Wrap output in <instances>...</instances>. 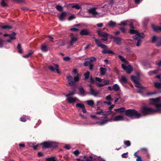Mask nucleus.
Here are the masks:
<instances>
[{"instance_id": "1", "label": "nucleus", "mask_w": 161, "mask_h": 161, "mask_svg": "<svg viewBox=\"0 0 161 161\" xmlns=\"http://www.w3.org/2000/svg\"><path fill=\"white\" fill-rule=\"evenodd\" d=\"M150 103L155 105L156 109L143 107L141 109L142 113L144 115L151 114L156 112H161V97L150 99Z\"/></svg>"}, {"instance_id": "2", "label": "nucleus", "mask_w": 161, "mask_h": 161, "mask_svg": "<svg viewBox=\"0 0 161 161\" xmlns=\"http://www.w3.org/2000/svg\"><path fill=\"white\" fill-rule=\"evenodd\" d=\"M125 115L132 118H138L141 116V114L135 110L129 109L125 112Z\"/></svg>"}, {"instance_id": "3", "label": "nucleus", "mask_w": 161, "mask_h": 161, "mask_svg": "<svg viewBox=\"0 0 161 161\" xmlns=\"http://www.w3.org/2000/svg\"><path fill=\"white\" fill-rule=\"evenodd\" d=\"M87 12L89 14H91V16L84 15L83 17L86 18L92 17L98 18L103 16V15H100V14L96 11L95 8H92L88 9Z\"/></svg>"}, {"instance_id": "4", "label": "nucleus", "mask_w": 161, "mask_h": 161, "mask_svg": "<svg viewBox=\"0 0 161 161\" xmlns=\"http://www.w3.org/2000/svg\"><path fill=\"white\" fill-rule=\"evenodd\" d=\"M96 83L98 87H101L103 86L109 84V81L108 80H104L99 78H95Z\"/></svg>"}, {"instance_id": "5", "label": "nucleus", "mask_w": 161, "mask_h": 161, "mask_svg": "<svg viewBox=\"0 0 161 161\" xmlns=\"http://www.w3.org/2000/svg\"><path fill=\"white\" fill-rule=\"evenodd\" d=\"M144 37V34L143 33H137L135 36H133V38L135 40L137 41L136 44V46L139 47L140 46L142 42V39Z\"/></svg>"}, {"instance_id": "6", "label": "nucleus", "mask_w": 161, "mask_h": 161, "mask_svg": "<svg viewBox=\"0 0 161 161\" xmlns=\"http://www.w3.org/2000/svg\"><path fill=\"white\" fill-rule=\"evenodd\" d=\"M42 144L43 148H48L50 147L54 148L57 145L56 143L51 142H45Z\"/></svg>"}, {"instance_id": "7", "label": "nucleus", "mask_w": 161, "mask_h": 161, "mask_svg": "<svg viewBox=\"0 0 161 161\" xmlns=\"http://www.w3.org/2000/svg\"><path fill=\"white\" fill-rule=\"evenodd\" d=\"M74 91H72L66 95L68 101L69 103H71L75 102L77 99V98L76 97H72V96L74 95Z\"/></svg>"}, {"instance_id": "8", "label": "nucleus", "mask_w": 161, "mask_h": 161, "mask_svg": "<svg viewBox=\"0 0 161 161\" xmlns=\"http://www.w3.org/2000/svg\"><path fill=\"white\" fill-rule=\"evenodd\" d=\"M98 35L103 37L102 40L103 41H106L108 40V34L102 31H97Z\"/></svg>"}, {"instance_id": "9", "label": "nucleus", "mask_w": 161, "mask_h": 161, "mask_svg": "<svg viewBox=\"0 0 161 161\" xmlns=\"http://www.w3.org/2000/svg\"><path fill=\"white\" fill-rule=\"evenodd\" d=\"M53 65L54 67L52 66H50L48 67L49 69L52 72L57 73L58 74H60V72L58 69L59 66L58 65L56 64H54Z\"/></svg>"}, {"instance_id": "10", "label": "nucleus", "mask_w": 161, "mask_h": 161, "mask_svg": "<svg viewBox=\"0 0 161 161\" xmlns=\"http://www.w3.org/2000/svg\"><path fill=\"white\" fill-rule=\"evenodd\" d=\"M121 66L123 69L128 74H130L133 71V69L130 65H129L127 66L125 64H122L121 65Z\"/></svg>"}, {"instance_id": "11", "label": "nucleus", "mask_w": 161, "mask_h": 161, "mask_svg": "<svg viewBox=\"0 0 161 161\" xmlns=\"http://www.w3.org/2000/svg\"><path fill=\"white\" fill-rule=\"evenodd\" d=\"M70 40L69 42V44L70 45H73L77 41L78 38L76 35H74L72 33L70 34Z\"/></svg>"}, {"instance_id": "12", "label": "nucleus", "mask_w": 161, "mask_h": 161, "mask_svg": "<svg viewBox=\"0 0 161 161\" xmlns=\"http://www.w3.org/2000/svg\"><path fill=\"white\" fill-rule=\"evenodd\" d=\"M131 79L136 84V87H141V84L137 78L134 76H132L131 77Z\"/></svg>"}, {"instance_id": "13", "label": "nucleus", "mask_w": 161, "mask_h": 161, "mask_svg": "<svg viewBox=\"0 0 161 161\" xmlns=\"http://www.w3.org/2000/svg\"><path fill=\"white\" fill-rule=\"evenodd\" d=\"M89 86L90 87V94L95 97H97L99 93V92L94 90L91 85H90Z\"/></svg>"}, {"instance_id": "14", "label": "nucleus", "mask_w": 161, "mask_h": 161, "mask_svg": "<svg viewBox=\"0 0 161 161\" xmlns=\"http://www.w3.org/2000/svg\"><path fill=\"white\" fill-rule=\"evenodd\" d=\"M67 79L68 80V83L67 84L68 86H75V82L73 80V78L71 76H69L67 77Z\"/></svg>"}, {"instance_id": "15", "label": "nucleus", "mask_w": 161, "mask_h": 161, "mask_svg": "<svg viewBox=\"0 0 161 161\" xmlns=\"http://www.w3.org/2000/svg\"><path fill=\"white\" fill-rule=\"evenodd\" d=\"M112 120V118L108 119L107 118L101 122H97V124L100 125H103L107 123L108 122L111 121Z\"/></svg>"}, {"instance_id": "16", "label": "nucleus", "mask_w": 161, "mask_h": 161, "mask_svg": "<svg viewBox=\"0 0 161 161\" xmlns=\"http://www.w3.org/2000/svg\"><path fill=\"white\" fill-rule=\"evenodd\" d=\"M130 32L131 34H136L137 33H138L137 31L134 29V27L133 26V23H130Z\"/></svg>"}, {"instance_id": "17", "label": "nucleus", "mask_w": 161, "mask_h": 161, "mask_svg": "<svg viewBox=\"0 0 161 161\" xmlns=\"http://www.w3.org/2000/svg\"><path fill=\"white\" fill-rule=\"evenodd\" d=\"M95 40L96 44L98 46L101 47L102 48H105L106 47V45L102 44L98 39H95Z\"/></svg>"}, {"instance_id": "18", "label": "nucleus", "mask_w": 161, "mask_h": 161, "mask_svg": "<svg viewBox=\"0 0 161 161\" xmlns=\"http://www.w3.org/2000/svg\"><path fill=\"white\" fill-rule=\"evenodd\" d=\"M158 41H160V43L158 44V45H161V38L157 37L156 36H153L152 41L153 42L156 43L157 42H158Z\"/></svg>"}, {"instance_id": "19", "label": "nucleus", "mask_w": 161, "mask_h": 161, "mask_svg": "<svg viewBox=\"0 0 161 161\" xmlns=\"http://www.w3.org/2000/svg\"><path fill=\"white\" fill-rule=\"evenodd\" d=\"M124 115H119L115 116L113 120L114 121H119L122 120L124 119Z\"/></svg>"}, {"instance_id": "20", "label": "nucleus", "mask_w": 161, "mask_h": 161, "mask_svg": "<svg viewBox=\"0 0 161 161\" xmlns=\"http://www.w3.org/2000/svg\"><path fill=\"white\" fill-rule=\"evenodd\" d=\"M113 39V41L117 45H120L121 43L122 39L120 38L112 37Z\"/></svg>"}, {"instance_id": "21", "label": "nucleus", "mask_w": 161, "mask_h": 161, "mask_svg": "<svg viewBox=\"0 0 161 161\" xmlns=\"http://www.w3.org/2000/svg\"><path fill=\"white\" fill-rule=\"evenodd\" d=\"M116 25V23L115 22H114L112 20L109 21L107 24V25L108 26L111 28L114 27Z\"/></svg>"}, {"instance_id": "22", "label": "nucleus", "mask_w": 161, "mask_h": 161, "mask_svg": "<svg viewBox=\"0 0 161 161\" xmlns=\"http://www.w3.org/2000/svg\"><path fill=\"white\" fill-rule=\"evenodd\" d=\"M41 49L44 52H46L48 50V48L46 44H43L41 47Z\"/></svg>"}, {"instance_id": "23", "label": "nucleus", "mask_w": 161, "mask_h": 161, "mask_svg": "<svg viewBox=\"0 0 161 161\" xmlns=\"http://www.w3.org/2000/svg\"><path fill=\"white\" fill-rule=\"evenodd\" d=\"M119 82L123 84V83H125L127 82V80L126 77L124 76H121V78L119 80Z\"/></svg>"}, {"instance_id": "24", "label": "nucleus", "mask_w": 161, "mask_h": 161, "mask_svg": "<svg viewBox=\"0 0 161 161\" xmlns=\"http://www.w3.org/2000/svg\"><path fill=\"white\" fill-rule=\"evenodd\" d=\"M113 90L116 92H119L120 91V87L117 84H114L113 86Z\"/></svg>"}, {"instance_id": "25", "label": "nucleus", "mask_w": 161, "mask_h": 161, "mask_svg": "<svg viewBox=\"0 0 161 161\" xmlns=\"http://www.w3.org/2000/svg\"><path fill=\"white\" fill-rule=\"evenodd\" d=\"M66 15V12H63L59 16V19L61 21H63L65 19V17Z\"/></svg>"}, {"instance_id": "26", "label": "nucleus", "mask_w": 161, "mask_h": 161, "mask_svg": "<svg viewBox=\"0 0 161 161\" xmlns=\"http://www.w3.org/2000/svg\"><path fill=\"white\" fill-rule=\"evenodd\" d=\"M0 27L2 29L6 30H8L12 28V27L8 25H1Z\"/></svg>"}, {"instance_id": "27", "label": "nucleus", "mask_w": 161, "mask_h": 161, "mask_svg": "<svg viewBox=\"0 0 161 161\" xmlns=\"http://www.w3.org/2000/svg\"><path fill=\"white\" fill-rule=\"evenodd\" d=\"M80 95L82 96H84L86 95L85 91L83 87H81L79 88Z\"/></svg>"}, {"instance_id": "28", "label": "nucleus", "mask_w": 161, "mask_h": 161, "mask_svg": "<svg viewBox=\"0 0 161 161\" xmlns=\"http://www.w3.org/2000/svg\"><path fill=\"white\" fill-rule=\"evenodd\" d=\"M89 33L88 31L87 30L84 29L80 31V34L81 35H87Z\"/></svg>"}, {"instance_id": "29", "label": "nucleus", "mask_w": 161, "mask_h": 161, "mask_svg": "<svg viewBox=\"0 0 161 161\" xmlns=\"http://www.w3.org/2000/svg\"><path fill=\"white\" fill-rule=\"evenodd\" d=\"M71 6L72 8H75L77 9H79L81 8L77 3H72L71 4Z\"/></svg>"}, {"instance_id": "30", "label": "nucleus", "mask_w": 161, "mask_h": 161, "mask_svg": "<svg viewBox=\"0 0 161 161\" xmlns=\"http://www.w3.org/2000/svg\"><path fill=\"white\" fill-rule=\"evenodd\" d=\"M85 60H87L89 62V64H90L91 63L95 61L96 60V59L95 58L92 57H91L89 58H87L85 59Z\"/></svg>"}, {"instance_id": "31", "label": "nucleus", "mask_w": 161, "mask_h": 161, "mask_svg": "<svg viewBox=\"0 0 161 161\" xmlns=\"http://www.w3.org/2000/svg\"><path fill=\"white\" fill-rule=\"evenodd\" d=\"M114 110L115 111H117L119 113H123L125 111V108H124L122 107L119 108L115 109Z\"/></svg>"}, {"instance_id": "32", "label": "nucleus", "mask_w": 161, "mask_h": 161, "mask_svg": "<svg viewBox=\"0 0 161 161\" xmlns=\"http://www.w3.org/2000/svg\"><path fill=\"white\" fill-rule=\"evenodd\" d=\"M153 28L154 31L157 32L161 31V27L155 26L154 25L153 26Z\"/></svg>"}, {"instance_id": "33", "label": "nucleus", "mask_w": 161, "mask_h": 161, "mask_svg": "<svg viewBox=\"0 0 161 161\" xmlns=\"http://www.w3.org/2000/svg\"><path fill=\"white\" fill-rule=\"evenodd\" d=\"M100 70L101 75H103L105 74L106 71V69L105 68L101 67L100 69Z\"/></svg>"}, {"instance_id": "34", "label": "nucleus", "mask_w": 161, "mask_h": 161, "mask_svg": "<svg viewBox=\"0 0 161 161\" xmlns=\"http://www.w3.org/2000/svg\"><path fill=\"white\" fill-rule=\"evenodd\" d=\"M17 48L18 49V52L20 53H22L23 52V50L21 48V45L20 44L18 43V44Z\"/></svg>"}, {"instance_id": "35", "label": "nucleus", "mask_w": 161, "mask_h": 161, "mask_svg": "<svg viewBox=\"0 0 161 161\" xmlns=\"http://www.w3.org/2000/svg\"><path fill=\"white\" fill-rule=\"evenodd\" d=\"M154 86L156 88L159 89L161 88V83L158 82H154Z\"/></svg>"}, {"instance_id": "36", "label": "nucleus", "mask_w": 161, "mask_h": 161, "mask_svg": "<svg viewBox=\"0 0 161 161\" xmlns=\"http://www.w3.org/2000/svg\"><path fill=\"white\" fill-rule=\"evenodd\" d=\"M15 33L14 32H13L11 34H9V37H10L11 40H14L16 39V37L15 36Z\"/></svg>"}, {"instance_id": "37", "label": "nucleus", "mask_w": 161, "mask_h": 161, "mask_svg": "<svg viewBox=\"0 0 161 161\" xmlns=\"http://www.w3.org/2000/svg\"><path fill=\"white\" fill-rule=\"evenodd\" d=\"M119 58L122 62H124L126 64H127L128 62L126 60L124 57L121 55H119Z\"/></svg>"}, {"instance_id": "38", "label": "nucleus", "mask_w": 161, "mask_h": 161, "mask_svg": "<svg viewBox=\"0 0 161 161\" xmlns=\"http://www.w3.org/2000/svg\"><path fill=\"white\" fill-rule=\"evenodd\" d=\"M159 71V69H156L153 71H150L149 72H148V74L149 75H153V74H156L157 73H158Z\"/></svg>"}, {"instance_id": "39", "label": "nucleus", "mask_w": 161, "mask_h": 161, "mask_svg": "<svg viewBox=\"0 0 161 161\" xmlns=\"http://www.w3.org/2000/svg\"><path fill=\"white\" fill-rule=\"evenodd\" d=\"M139 89L138 90V92L140 93V94H142L143 91L144 90H145V88L143 87L141 85V87H137Z\"/></svg>"}, {"instance_id": "40", "label": "nucleus", "mask_w": 161, "mask_h": 161, "mask_svg": "<svg viewBox=\"0 0 161 161\" xmlns=\"http://www.w3.org/2000/svg\"><path fill=\"white\" fill-rule=\"evenodd\" d=\"M87 104L90 106H92L94 104V102L92 100H90L86 101Z\"/></svg>"}, {"instance_id": "41", "label": "nucleus", "mask_w": 161, "mask_h": 161, "mask_svg": "<svg viewBox=\"0 0 161 161\" xmlns=\"http://www.w3.org/2000/svg\"><path fill=\"white\" fill-rule=\"evenodd\" d=\"M102 113V110L100 109L99 107H97L96 114H100Z\"/></svg>"}, {"instance_id": "42", "label": "nucleus", "mask_w": 161, "mask_h": 161, "mask_svg": "<svg viewBox=\"0 0 161 161\" xmlns=\"http://www.w3.org/2000/svg\"><path fill=\"white\" fill-rule=\"evenodd\" d=\"M56 9L59 11H61L63 10V8L61 5H57L56 6Z\"/></svg>"}, {"instance_id": "43", "label": "nucleus", "mask_w": 161, "mask_h": 161, "mask_svg": "<svg viewBox=\"0 0 161 161\" xmlns=\"http://www.w3.org/2000/svg\"><path fill=\"white\" fill-rule=\"evenodd\" d=\"M33 53L32 52H30L28 53L27 54L25 55H23V57L24 58H27L30 56Z\"/></svg>"}, {"instance_id": "44", "label": "nucleus", "mask_w": 161, "mask_h": 161, "mask_svg": "<svg viewBox=\"0 0 161 161\" xmlns=\"http://www.w3.org/2000/svg\"><path fill=\"white\" fill-rule=\"evenodd\" d=\"M109 114V112L108 111H103L102 110V113L101 114L103 116H106Z\"/></svg>"}, {"instance_id": "45", "label": "nucleus", "mask_w": 161, "mask_h": 161, "mask_svg": "<svg viewBox=\"0 0 161 161\" xmlns=\"http://www.w3.org/2000/svg\"><path fill=\"white\" fill-rule=\"evenodd\" d=\"M134 155L137 157V158L136 159V161H142L141 158L139 156L137 155L136 153H135Z\"/></svg>"}, {"instance_id": "46", "label": "nucleus", "mask_w": 161, "mask_h": 161, "mask_svg": "<svg viewBox=\"0 0 161 161\" xmlns=\"http://www.w3.org/2000/svg\"><path fill=\"white\" fill-rule=\"evenodd\" d=\"M90 75V73L89 72H87L84 75L85 77V80H86L87 79L89 76Z\"/></svg>"}, {"instance_id": "47", "label": "nucleus", "mask_w": 161, "mask_h": 161, "mask_svg": "<svg viewBox=\"0 0 161 161\" xmlns=\"http://www.w3.org/2000/svg\"><path fill=\"white\" fill-rule=\"evenodd\" d=\"M84 106H85L84 104L80 103H77L76 104V107H77L81 108V109H82V108H83Z\"/></svg>"}, {"instance_id": "48", "label": "nucleus", "mask_w": 161, "mask_h": 161, "mask_svg": "<svg viewBox=\"0 0 161 161\" xmlns=\"http://www.w3.org/2000/svg\"><path fill=\"white\" fill-rule=\"evenodd\" d=\"M124 144L127 147H129L130 145V143L129 141H124Z\"/></svg>"}, {"instance_id": "49", "label": "nucleus", "mask_w": 161, "mask_h": 161, "mask_svg": "<svg viewBox=\"0 0 161 161\" xmlns=\"http://www.w3.org/2000/svg\"><path fill=\"white\" fill-rule=\"evenodd\" d=\"M1 5L3 7H6L7 6V4L5 3L4 0H2L1 2Z\"/></svg>"}, {"instance_id": "50", "label": "nucleus", "mask_w": 161, "mask_h": 161, "mask_svg": "<svg viewBox=\"0 0 161 161\" xmlns=\"http://www.w3.org/2000/svg\"><path fill=\"white\" fill-rule=\"evenodd\" d=\"M106 99L108 101H111L113 100V99L111 98L110 95L107 96L106 97Z\"/></svg>"}, {"instance_id": "51", "label": "nucleus", "mask_w": 161, "mask_h": 161, "mask_svg": "<svg viewBox=\"0 0 161 161\" xmlns=\"http://www.w3.org/2000/svg\"><path fill=\"white\" fill-rule=\"evenodd\" d=\"M70 59L71 58L68 56H66L63 58V60L64 61H69Z\"/></svg>"}, {"instance_id": "52", "label": "nucleus", "mask_w": 161, "mask_h": 161, "mask_svg": "<svg viewBox=\"0 0 161 161\" xmlns=\"http://www.w3.org/2000/svg\"><path fill=\"white\" fill-rule=\"evenodd\" d=\"M79 80V75L78 74H77V76L75 77L74 78V82L78 81Z\"/></svg>"}, {"instance_id": "53", "label": "nucleus", "mask_w": 161, "mask_h": 161, "mask_svg": "<svg viewBox=\"0 0 161 161\" xmlns=\"http://www.w3.org/2000/svg\"><path fill=\"white\" fill-rule=\"evenodd\" d=\"M100 8H105V10L106 11L108 10V5H106V4H105L104 5L101 6L100 7Z\"/></svg>"}, {"instance_id": "54", "label": "nucleus", "mask_w": 161, "mask_h": 161, "mask_svg": "<svg viewBox=\"0 0 161 161\" xmlns=\"http://www.w3.org/2000/svg\"><path fill=\"white\" fill-rule=\"evenodd\" d=\"M47 161H55V158L52 157L48 158L47 159Z\"/></svg>"}, {"instance_id": "55", "label": "nucleus", "mask_w": 161, "mask_h": 161, "mask_svg": "<svg viewBox=\"0 0 161 161\" xmlns=\"http://www.w3.org/2000/svg\"><path fill=\"white\" fill-rule=\"evenodd\" d=\"M127 25V22L126 21H122L119 24H118L119 25L121 26V25H123V26H125Z\"/></svg>"}, {"instance_id": "56", "label": "nucleus", "mask_w": 161, "mask_h": 161, "mask_svg": "<svg viewBox=\"0 0 161 161\" xmlns=\"http://www.w3.org/2000/svg\"><path fill=\"white\" fill-rule=\"evenodd\" d=\"M107 47L106 46V47L105 48H103V51L102 52L103 53H107V52L108 50L107 49Z\"/></svg>"}, {"instance_id": "57", "label": "nucleus", "mask_w": 161, "mask_h": 161, "mask_svg": "<svg viewBox=\"0 0 161 161\" xmlns=\"http://www.w3.org/2000/svg\"><path fill=\"white\" fill-rule=\"evenodd\" d=\"M119 30L122 32L123 33H125L126 32V30L125 28L123 27H120L119 28Z\"/></svg>"}, {"instance_id": "58", "label": "nucleus", "mask_w": 161, "mask_h": 161, "mask_svg": "<svg viewBox=\"0 0 161 161\" xmlns=\"http://www.w3.org/2000/svg\"><path fill=\"white\" fill-rule=\"evenodd\" d=\"M75 17L74 15H72L70 16L68 18V20H71L74 19H75Z\"/></svg>"}, {"instance_id": "59", "label": "nucleus", "mask_w": 161, "mask_h": 161, "mask_svg": "<svg viewBox=\"0 0 161 161\" xmlns=\"http://www.w3.org/2000/svg\"><path fill=\"white\" fill-rule=\"evenodd\" d=\"M114 3L113 0H109L108 1V3L109 5L112 6Z\"/></svg>"}, {"instance_id": "60", "label": "nucleus", "mask_w": 161, "mask_h": 161, "mask_svg": "<svg viewBox=\"0 0 161 161\" xmlns=\"http://www.w3.org/2000/svg\"><path fill=\"white\" fill-rule=\"evenodd\" d=\"M107 53L108 54H114V52H113L112 51L108 50V52H107Z\"/></svg>"}, {"instance_id": "61", "label": "nucleus", "mask_w": 161, "mask_h": 161, "mask_svg": "<svg viewBox=\"0 0 161 161\" xmlns=\"http://www.w3.org/2000/svg\"><path fill=\"white\" fill-rule=\"evenodd\" d=\"M73 153L76 155H77L80 154V152L78 150H76L73 152Z\"/></svg>"}, {"instance_id": "62", "label": "nucleus", "mask_w": 161, "mask_h": 161, "mask_svg": "<svg viewBox=\"0 0 161 161\" xmlns=\"http://www.w3.org/2000/svg\"><path fill=\"white\" fill-rule=\"evenodd\" d=\"M128 154V153H123L122 155V157L123 158H126L127 157V156H126V155Z\"/></svg>"}, {"instance_id": "63", "label": "nucleus", "mask_w": 161, "mask_h": 161, "mask_svg": "<svg viewBox=\"0 0 161 161\" xmlns=\"http://www.w3.org/2000/svg\"><path fill=\"white\" fill-rule=\"evenodd\" d=\"M21 121L23 122H25L26 121V119L24 117H22L20 118Z\"/></svg>"}, {"instance_id": "64", "label": "nucleus", "mask_w": 161, "mask_h": 161, "mask_svg": "<svg viewBox=\"0 0 161 161\" xmlns=\"http://www.w3.org/2000/svg\"><path fill=\"white\" fill-rule=\"evenodd\" d=\"M89 158L87 159H86V161H92V156H90Z\"/></svg>"}]
</instances>
